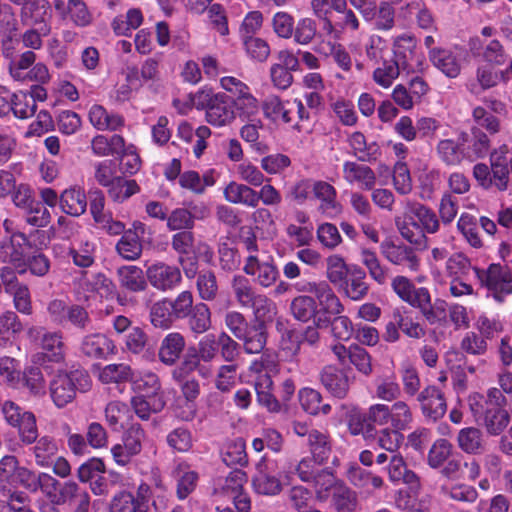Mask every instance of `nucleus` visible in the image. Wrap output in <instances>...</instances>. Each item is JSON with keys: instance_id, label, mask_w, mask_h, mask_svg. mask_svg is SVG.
<instances>
[{"instance_id": "9b49d317", "label": "nucleus", "mask_w": 512, "mask_h": 512, "mask_svg": "<svg viewBox=\"0 0 512 512\" xmlns=\"http://www.w3.org/2000/svg\"><path fill=\"white\" fill-rule=\"evenodd\" d=\"M146 274L150 284L160 290L171 289L181 280L180 270L164 263L150 266Z\"/></svg>"}, {"instance_id": "f3484780", "label": "nucleus", "mask_w": 512, "mask_h": 512, "mask_svg": "<svg viewBox=\"0 0 512 512\" xmlns=\"http://www.w3.org/2000/svg\"><path fill=\"white\" fill-rule=\"evenodd\" d=\"M457 444L463 452L471 455H480L486 450L483 432L476 427L462 428L457 435Z\"/></svg>"}, {"instance_id": "9d476101", "label": "nucleus", "mask_w": 512, "mask_h": 512, "mask_svg": "<svg viewBox=\"0 0 512 512\" xmlns=\"http://www.w3.org/2000/svg\"><path fill=\"white\" fill-rule=\"evenodd\" d=\"M320 382L326 390L338 399H343L349 391V378L346 373L332 365L325 366L320 373Z\"/></svg>"}, {"instance_id": "a19ab883", "label": "nucleus", "mask_w": 512, "mask_h": 512, "mask_svg": "<svg viewBox=\"0 0 512 512\" xmlns=\"http://www.w3.org/2000/svg\"><path fill=\"white\" fill-rule=\"evenodd\" d=\"M169 299L154 303L150 309V322L156 328L167 329L173 322Z\"/></svg>"}, {"instance_id": "8fccbe9b", "label": "nucleus", "mask_w": 512, "mask_h": 512, "mask_svg": "<svg viewBox=\"0 0 512 512\" xmlns=\"http://www.w3.org/2000/svg\"><path fill=\"white\" fill-rule=\"evenodd\" d=\"M253 487L258 494L275 495L281 490V483L273 475L259 471L252 480Z\"/></svg>"}, {"instance_id": "f704fd0d", "label": "nucleus", "mask_w": 512, "mask_h": 512, "mask_svg": "<svg viewBox=\"0 0 512 512\" xmlns=\"http://www.w3.org/2000/svg\"><path fill=\"white\" fill-rule=\"evenodd\" d=\"M310 482L313 483L317 498L323 500L329 496L330 492L332 494L336 486L343 481L338 480L329 469H320L317 470L314 478H312Z\"/></svg>"}, {"instance_id": "423d86ee", "label": "nucleus", "mask_w": 512, "mask_h": 512, "mask_svg": "<svg viewBox=\"0 0 512 512\" xmlns=\"http://www.w3.org/2000/svg\"><path fill=\"white\" fill-rule=\"evenodd\" d=\"M31 341L39 344L49 361L61 362L65 356V344L60 332H48L41 327L28 330Z\"/></svg>"}, {"instance_id": "6ab92c4d", "label": "nucleus", "mask_w": 512, "mask_h": 512, "mask_svg": "<svg viewBox=\"0 0 512 512\" xmlns=\"http://www.w3.org/2000/svg\"><path fill=\"white\" fill-rule=\"evenodd\" d=\"M49 10L50 4L47 0H26L21 7V22L29 26L46 24Z\"/></svg>"}, {"instance_id": "6e6552de", "label": "nucleus", "mask_w": 512, "mask_h": 512, "mask_svg": "<svg viewBox=\"0 0 512 512\" xmlns=\"http://www.w3.org/2000/svg\"><path fill=\"white\" fill-rule=\"evenodd\" d=\"M474 417L483 416V424L491 435H499L510 421L509 413L502 407L493 405L482 407L479 403L470 404Z\"/></svg>"}, {"instance_id": "f257e3e1", "label": "nucleus", "mask_w": 512, "mask_h": 512, "mask_svg": "<svg viewBox=\"0 0 512 512\" xmlns=\"http://www.w3.org/2000/svg\"><path fill=\"white\" fill-rule=\"evenodd\" d=\"M90 383V376L84 369L60 372L51 381V397L58 407H64L75 398L77 391H87Z\"/></svg>"}, {"instance_id": "4c0bfd02", "label": "nucleus", "mask_w": 512, "mask_h": 512, "mask_svg": "<svg viewBox=\"0 0 512 512\" xmlns=\"http://www.w3.org/2000/svg\"><path fill=\"white\" fill-rule=\"evenodd\" d=\"M107 188L110 198L115 202H123L140 191L135 180H125L122 177H114Z\"/></svg>"}, {"instance_id": "e2e57ef3", "label": "nucleus", "mask_w": 512, "mask_h": 512, "mask_svg": "<svg viewBox=\"0 0 512 512\" xmlns=\"http://www.w3.org/2000/svg\"><path fill=\"white\" fill-rule=\"evenodd\" d=\"M11 101V110L17 118L27 119L33 116L36 112L37 105L33 99H28L27 94H22L21 97L13 94Z\"/></svg>"}, {"instance_id": "79ce46f5", "label": "nucleus", "mask_w": 512, "mask_h": 512, "mask_svg": "<svg viewBox=\"0 0 512 512\" xmlns=\"http://www.w3.org/2000/svg\"><path fill=\"white\" fill-rule=\"evenodd\" d=\"M23 329L19 317L13 311H6L0 316V345H5Z\"/></svg>"}, {"instance_id": "4468645a", "label": "nucleus", "mask_w": 512, "mask_h": 512, "mask_svg": "<svg viewBox=\"0 0 512 512\" xmlns=\"http://www.w3.org/2000/svg\"><path fill=\"white\" fill-rule=\"evenodd\" d=\"M184 348L183 335L178 332L169 333L161 341L158 351L159 360L167 366H172L180 359Z\"/></svg>"}, {"instance_id": "39448f33", "label": "nucleus", "mask_w": 512, "mask_h": 512, "mask_svg": "<svg viewBox=\"0 0 512 512\" xmlns=\"http://www.w3.org/2000/svg\"><path fill=\"white\" fill-rule=\"evenodd\" d=\"M416 401L425 418L433 422L441 419L447 411L444 392L435 385H428L416 396Z\"/></svg>"}, {"instance_id": "2eb2a0df", "label": "nucleus", "mask_w": 512, "mask_h": 512, "mask_svg": "<svg viewBox=\"0 0 512 512\" xmlns=\"http://www.w3.org/2000/svg\"><path fill=\"white\" fill-rule=\"evenodd\" d=\"M238 339L243 342L246 353H260L265 348L267 342V329L263 320H254Z\"/></svg>"}, {"instance_id": "a211bd4d", "label": "nucleus", "mask_w": 512, "mask_h": 512, "mask_svg": "<svg viewBox=\"0 0 512 512\" xmlns=\"http://www.w3.org/2000/svg\"><path fill=\"white\" fill-rule=\"evenodd\" d=\"M347 478L354 487L365 490L369 494L384 486V480L382 477L357 465L351 466L348 469Z\"/></svg>"}, {"instance_id": "e433bc0d", "label": "nucleus", "mask_w": 512, "mask_h": 512, "mask_svg": "<svg viewBox=\"0 0 512 512\" xmlns=\"http://www.w3.org/2000/svg\"><path fill=\"white\" fill-rule=\"evenodd\" d=\"M187 317L189 328L196 334H202L211 327V312L205 303L196 304Z\"/></svg>"}, {"instance_id": "0e129e2a", "label": "nucleus", "mask_w": 512, "mask_h": 512, "mask_svg": "<svg viewBox=\"0 0 512 512\" xmlns=\"http://www.w3.org/2000/svg\"><path fill=\"white\" fill-rule=\"evenodd\" d=\"M144 430L138 423H133L125 432L124 449L130 454L137 455L142 448V440L144 439Z\"/></svg>"}, {"instance_id": "f03ea898", "label": "nucleus", "mask_w": 512, "mask_h": 512, "mask_svg": "<svg viewBox=\"0 0 512 512\" xmlns=\"http://www.w3.org/2000/svg\"><path fill=\"white\" fill-rule=\"evenodd\" d=\"M407 44V48L414 47L412 37H398L395 41L394 57L391 60H385L382 67L377 68L373 73L374 81L384 88L391 86L394 79L399 76L401 69H406V56L403 52L399 51L401 47Z\"/></svg>"}, {"instance_id": "864d4df0", "label": "nucleus", "mask_w": 512, "mask_h": 512, "mask_svg": "<svg viewBox=\"0 0 512 512\" xmlns=\"http://www.w3.org/2000/svg\"><path fill=\"white\" fill-rule=\"evenodd\" d=\"M317 34L316 22L311 18L299 20L293 30L294 41L300 45L310 44Z\"/></svg>"}, {"instance_id": "393cba45", "label": "nucleus", "mask_w": 512, "mask_h": 512, "mask_svg": "<svg viewBox=\"0 0 512 512\" xmlns=\"http://www.w3.org/2000/svg\"><path fill=\"white\" fill-rule=\"evenodd\" d=\"M59 201L63 212L71 216H80L87 208V196L80 189L65 190Z\"/></svg>"}, {"instance_id": "412c9836", "label": "nucleus", "mask_w": 512, "mask_h": 512, "mask_svg": "<svg viewBox=\"0 0 512 512\" xmlns=\"http://www.w3.org/2000/svg\"><path fill=\"white\" fill-rule=\"evenodd\" d=\"M366 273L358 266H351V271L345 279L344 291L347 297L354 301L363 299L369 290V285L365 281Z\"/></svg>"}, {"instance_id": "58836bf2", "label": "nucleus", "mask_w": 512, "mask_h": 512, "mask_svg": "<svg viewBox=\"0 0 512 512\" xmlns=\"http://www.w3.org/2000/svg\"><path fill=\"white\" fill-rule=\"evenodd\" d=\"M99 379L105 384L128 382L133 379V371L125 363L109 364L101 370Z\"/></svg>"}, {"instance_id": "c756f323", "label": "nucleus", "mask_w": 512, "mask_h": 512, "mask_svg": "<svg viewBox=\"0 0 512 512\" xmlns=\"http://www.w3.org/2000/svg\"><path fill=\"white\" fill-rule=\"evenodd\" d=\"M36 465L40 467H49L53 463L58 447L54 439L49 436L37 438L32 448Z\"/></svg>"}, {"instance_id": "13d9d810", "label": "nucleus", "mask_w": 512, "mask_h": 512, "mask_svg": "<svg viewBox=\"0 0 512 512\" xmlns=\"http://www.w3.org/2000/svg\"><path fill=\"white\" fill-rule=\"evenodd\" d=\"M233 106L239 111L241 117L247 120L254 119L253 117L258 114L259 106L256 98H254L248 90L233 99Z\"/></svg>"}, {"instance_id": "09e8293b", "label": "nucleus", "mask_w": 512, "mask_h": 512, "mask_svg": "<svg viewBox=\"0 0 512 512\" xmlns=\"http://www.w3.org/2000/svg\"><path fill=\"white\" fill-rule=\"evenodd\" d=\"M343 170L345 173L352 174L353 180L362 182L365 189L371 190L374 187L376 176L370 167L358 165L355 162H346Z\"/></svg>"}, {"instance_id": "cd10ccee", "label": "nucleus", "mask_w": 512, "mask_h": 512, "mask_svg": "<svg viewBox=\"0 0 512 512\" xmlns=\"http://www.w3.org/2000/svg\"><path fill=\"white\" fill-rule=\"evenodd\" d=\"M225 199L233 204L257 206V192L247 185L231 182L224 190Z\"/></svg>"}, {"instance_id": "bb28decb", "label": "nucleus", "mask_w": 512, "mask_h": 512, "mask_svg": "<svg viewBox=\"0 0 512 512\" xmlns=\"http://www.w3.org/2000/svg\"><path fill=\"white\" fill-rule=\"evenodd\" d=\"M117 274L120 285L131 292H141L147 287L144 273L137 266H122L117 270Z\"/></svg>"}, {"instance_id": "3c124183", "label": "nucleus", "mask_w": 512, "mask_h": 512, "mask_svg": "<svg viewBox=\"0 0 512 512\" xmlns=\"http://www.w3.org/2000/svg\"><path fill=\"white\" fill-rule=\"evenodd\" d=\"M167 227L172 230L189 231L194 227L195 217L185 208H178L167 217Z\"/></svg>"}, {"instance_id": "a18cd8bd", "label": "nucleus", "mask_w": 512, "mask_h": 512, "mask_svg": "<svg viewBox=\"0 0 512 512\" xmlns=\"http://www.w3.org/2000/svg\"><path fill=\"white\" fill-rule=\"evenodd\" d=\"M361 261L369 271V275L378 284H384L387 278V269L381 265L375 252L369 249L361 251Z\"/></svg>"}, {"instance_id": "0eeeda50", "label": "nucleus", "mask_w": 512, "mask_h": 512, "mask_svg": "<svg viewBox=\"0 0 512 512\" xmlns=\"http://www.w3.org/2000/svg\"><path fill=\"white\" fill-rule=\"evenodd\" d=\"M477 278L489 290H500L505 294L512 293V272L507 266L490 264L487 270L474 268Z\"/></svg>"}, {"instance_id": "338daca9", "label": "nucleus", "mask_w": 512, "mask_h": 512, "mask_svg": "<svg viewBox=\"0 0 512 512\" xmlns=\"http://www.w3.org/2000/svg\"><path fill=\"white\" fill-rule=\"evenodd\" d=\"M171 313L174 318L181 319L189 315L190 311L194 308L193 306V295L190 291L181 292L175 300H170Z\"/></svg>"}, {"instance_id": "5701e85b", "label": "nucleus", "mask_w": 512, "mask_h": 512, "mask_svg": "<svg viewBox=\"0 0 512 512\" xmlns=\"http://www.w3.org/2000/svg\"><path fill=\"white\" fill-rule=\"evenodd\" d=\"M389 479L392 482H402L410 488L419 487V478L414 471L408 469L404 459L400 455H393L388 466Z\"/></svg>"}, {"instance_id": "dca6fc26", "label": "nucleus", "mask_w": 512, "mask_h": 512, "mask_svg": "<svg viewBox=\"0 0 512 512\" xmlns=\"http://www.w3.org/2000/svg\"><path fill=\"white\" fill-rule=\"evenodd\" d=\"M417 307L430 324H437L446 321L445 302L436 300L431 304L430 293L426 288L421 287L417 296Z\"/></svg>"}, {"instance_id": "7c9ffc66", "label": "nucleus", "mask_w": 512, "mask_h": 512, "mask_svg": "<svg viewBox=\"0 0 512 512\" xmlns=\"http://www.w3.org/2000/svg\"><path fill=\"white\" fill-rule=\"evenodd\" d=\"M299 402L303 410L310 415H326L331 410L330 404L322 403L320 392L312 388H303L299 391Z\"/></svg>"}, {"instance_id": "aec40b11", "label": "nucleus", "mask_w": 512, "mask_h": 512, "mask_svg": "<svg viewBox=\"0 0 512 512\" xmlns=\"http://www.w3.org/2000/svg\"><path fill=\"white\" fill-rule=\"evenodd\" d=\"M309 451L312 455L313 461L318 465H323L328 462L331 453V441L328 434L312 429L307 439Z\"/></svg>"}, {"instance_id": "4be33fe9", "label": "nucleus", "mask_w": 512, "mask_h": 512, "mask_svg": "<svg viewBox=\"0 0 512 512\" xmlns=\"http://www.w3.org/2000/svg\"><path fill=\"white\" fill-rule=\"evenodd\" d=\"M112 342L103 334H90L83 338L81 342L82 353L90 358H104L113 350Z\"/></svg>"}, {"instance_id": "ddd939ff", "label": "nucleus", "mask_w": 512, "mask_h": 512, "mask_svg": "<svg viewBox=\"0 0 512 512\" xmlns=\"http://www.w3.org/2000/svg\"><path fill=\"white\" fill-rule=\"evenodd\" d=\"M432 64L449 78H456L461 72V64L457 56L448 49L435 47L429 51Z\"/></svg>"}, {"instance_id": "20e7f679", "label": "nucleus", "mask_w": 512, "mask_h": 512, "mask_svg": "<svg viewBox=\"0 0 512 512\" xmlns=\"http://www.w3.org/2000/svg\"><path fill=\"white\" fill-rule=\"evenodd\" d=\"M41 490L46 498L53 505H64L73 500L77 495L79 486L74 481L59 482L56 478L47 473H40V483L37 491Z\"/></svg>"}, {"instance_id": "7ed1b4c3", "label": "nucleus", "mask_w": 512, "mask_h": 512, "mask_svg": "<svg viewBox=\"0 0 512 512\" xmlns=\"http://www.w3.org/2000/svg\"><path fill=\"white\" fill-rule=\"evenodd\" d=\"M22 232H15L10 237L0 242V262L9 263L19 269L24 260L33 249L34 245L30 238Z\"/></svg>"}, {"instance_id": "603ef678", "label": "nucleus", "mask_w": 512, "mask_h": 512, "mask_svg": "<svg viewBox=\"0 0 512 512\" xmlns=\"http://www.w3.org/2000/svg\"><path fill=\"white\" fill-rule=\"evenodd\" d=\"M197 289L199 296L206 301H212L218 293L216 276L212 271L199 273L197 277Z\"/></svg>"}, {"instance_id": "de8ad7c7", "label": "nucleus", "mask_w": 512, "mask_h": 512, "mask_svg": "<svg viewBox=\"0 0 512 512\" xmlns=\"http://www.w3.org/2000/svg\"><path fill=\"white\" fill-rule=\"evenodd\" d=\"M394 292L405 302L417 307V296L420 288L415 289L413 283L405 276H396L392 281Z\"/></svg>"}, {"instance_id": "5fc2aeb1", "label": "nucleus", "mask_w": 512, "mask_h": 512, "mask_svg": "<svg viewBox=\"0 0 512 512\" xmlns=\"http://www.w3.org/2000/svg\"><path fill=\"white\" fill-rule=\"evenodd\" d=\"M483 59L493 66H502L509 59L504 46L498 40L489 41L482 52Z\"/></svg>"}, {"instance_id": "ea45409f", "label": "nucleus", "mask_w": 512, "mask_h": 512, "mask_svg": "<svg viewBox=\"0 0 512 512\" xmlns=\"http://www.w3.org/2000/svg\"><path fill=\"white\" fill-rule=\"evenodd\" d=\"M118 254L126 260H136L141 256L142 244L132 230H127L116 245Z\"/></svg>"}, {"instance_id": "37998d69", "label": "nucleus", "mask_w": 512, "mask_h": 512, "mask_svg": "<svg viewBox=\"0 0 512 512\" xmlns=\"http://www.w3.org/2000/svg\"><path fill=\"white\" fill-rule=\"evenodd\" d=\"M350 271L351 267L346 265L342 257L331 255L327 258V278L334 285L343 286Z\"/></svg>"}, {"instance_id": "72a5a7b5", "label": "nucleus", "mask_w": 512, "mask_h": 512, "mask_svg": "<svg viewBox=\"0 0 512 512\" xmlns=\"http://www.w3.org/2000/svg\"><path fill=\"white\" fill-rule=\"evenodd\" d=\"M317 308L315 299L306 295L295 297L290 304L293 317L301 322H308L315 318L319 313Z\"/></svg>"}, {"instance_id": "c85d7f7f", "label": "nucleus", "mask_w": 512, "mask_h": 512, "mask_svg": "<svg viewBox=\"0 0 512 512\" xmlns=\"http://www.w3.org/2000/svg\"><path fill=\"white\" fill-rule=\"evenodd\" d=\"M24 262L25 264H22L18 269L19 274H25L29 270L32 275L43 277L49 272V258L35 246L30 251Z\"/></svg>"}, {"instance_id": "2f4dec72", "label": "nucleus", "mask_w": 512, "mask_h": 512, "mask_svg": "<svg viewBox=\"0 0 512 512\" xmlns=\"http://www.w3.org/2000/svg\"><path fill=\"white\" fill-rule=\"evenodd\" d=\"M312 191L314 196L321 200L320 209L323 213L339 212L340 205L336 201V190L332 185L325 181H316L312 186Z\"/></svg>"}, {"instance_id": "49530a36", "label": "nucleus", "mask_w": 512, "mask_h": 512, "mask_svg": "<svg viewBox=\"0 0 512 512\" xmlns=\"http://www.w3.org/2000/svg\"><path fill=\"white\" fill-rule=\"evenodd\" d=\"M396 225L401 236L408 242L418 247L425 245L426 236L424 234L423 228L412 218H410L409 221H397Z\"/></svg>"}, {"instance_id": "bf43d9fd", "label": "nucleus", "mask_w": 512, "mask_h": 512, "mask_svg": "<svg viewBox=\"0 0 512 512\" xmlns=\"http://www.w3.org/2000/svg\"><path fill=\"white\" fill-rule=\"evenodd\" d=\"M2 413L6 422L17 429L23 425L24 418H26L27 415H34L32 412L23 409L13 401L4 402Z\"/></svg>"}, {"instance_id": "c03bdc74", "label": "nucleus", "mask_w": 512, "mask_h": 512, "mask_svg": "<svg viewBox=\"0 0 512 512\" xmlns=\"http://www.w3.org/2000/svg\"><path fill=\"white\" fill-rule=\"evenodd\" d=\"M231 287L236 301L245 309L256 294L249 279L243 275H235L232 279Z\"/></svg>"}, {"instance_id": "6e6d98bb", "label": "nucleus", "mask_w": 512, "mask_h": 512, "mask_svg": "<svg viewBox=\"0 0 512 512\" xmlns=\"http://www.w3.org/2000/svg\"><path fill=\"white\" fill-rule=\"evenodd\" d=\"M244 46L248 55L256 61L264 62L270 55V46L262 38L244 36Z\"/></svg>"}, {"instance_id": "c9c22d12", "label": "nucleus", "mask_w": 512, "mask_h": 512, "mask_svg": "<svg viewBox=\"0 0 512 512\" xmlns=\"http://www.w3.org/2000/svg\"><path fill=\"white\" fill-rule=\"evenodd\" d=\"M501 77V73L495 72L488 66H480L476 70V79L469 84V90L475 95L482 91L495 87Z\"/></svg>"}, {"instance_id": "473e14b6", "label": "nucleus", "mask_w": 512, "mask_h": 512, "mask_svg": "<svg viewBox=\"0 0 512 512\" xmlns=\"http://www.w3.org/2000/svg\"><path fill=\"white\" fill-rule=\"evenodd\" d=\"M131 405L138 417L148 420L152 412L158 413L163 410L166 401L164 396L148 398L144 395H138L131 399Z\"/></svg>"}, {"instance_id": "a878e982", "label": "nucleus", "mask_w": 512, "mask_h": 512, "mask_svg": "<svg viewBox=\"0 0 512 512\" xmlns=\"http://www.w3.org/2000/svg\"><path fill=\"white\" fill-rule=\"evenodd\" d=\"M492 185L499 191H506L509 183L510 163L505 154H491Z\"/></svg>"}, {"instance_id": "774afa93", "label": "nucleus", "mask_w": 512, "mask_h": 512, "mask_svg": "<svg viewBox=\"0 0 512 512\" xmlns=\"http://www.w3.org/2000/svg\"><path fill=\"white\" fill-rule=\"evenodd\" d=\"M350 362L357 370L365 375H369L372 371L371 358L368 352L360 346H352L348 350Z\"/></svg>"}, {"instance_id": "4d7b16f0", "label": "nucleus", "mask_w": 512, "mask_h": 512, "mask_svg": "<svg viewBox=\"0 0 512 512\" xmlns=\"http://www.w3.org/2000/svg\"><path fill=\"white\" fill-rule=\"evenodd\" d=\"M452 451V444L446 439L437 440L429 450L428 464L432 468H438L444 464Z\"/></svg>"}, {"instance_id": "69168bd1", "label": "nucleus", "mask_w": 512, "mask_h": 512, "mask_svg": "<svg viewBox=\"0 0 512 512\" xmlns=\"http://www.w3.org/2000/svg\"><path fill=\"white\" fill-rule=\"evenodd\" d=\"M411 213L421 222L428 233H435L439 228V221L436 214L424 205L417 204L411 207Z\"/></svg>"}, {"instance_id": "052dcab7", "label": "nucleus", "mask_w": 512, "mask_h": 512, "mask_svg": "<svg viewBox=\"0 0 512 512\" xmlns=\"http://www.w3.org/2000/svg\"><path fill=\"white\" fill-rule=\"evenodd\" d=\"M40 483V473L28 469L24 466H19L12 482V485H19L31 493L37 492V485Z\"/></svg>"}, {"instance_id": "1a4fd4ad", "label": "nucleus", "mask_w": 512, "mask_h": 512, "mask_svg": "<svg viewBox=\"0 0 512 512\" xmlns=\"http://www.w3.org/2000/svg\"><path fill=\"white\" fill-rule=\"evenodd\" d=\"M383 256L392 264L406 265L410 270L416 271L419 259L413 248L404 244H396L392 240H385L380 245Z\"/></svg>"}, {"instance_id": "f8f14e48", "label": "nucleus", "mask_w": 512, "mask_h": 512, "mask_svg": "<svg viewBox=\"0 0 512 512\" xmlns=\"http://www.w3.org/2000/svg\"><path fill=\"white\" fill-rule=\"evenodd\" d=\"M207 121L215 126H224L235 118L233 99L225 94H216L206 111Z\"/></svg>"}, {"instance_id": "b1692460", "label": "nucleus", "mask_w": 512, "mask_h": 512, "mask_svg": "<svg viewBox=\"0 0 512 512\" xmlns=\"http://www.w3.org/2000/svg\"><path fill=\"white\" fill-rule=\"evenodd\" d=\"M331 504L336 512H356L359 505L358 495L342 482L331 494Z\"/></svg>"}, {"instance_id": "680f3d73", "label": "nucleus", "mask_w": 512, "mask_h": 512, "mask_svg": "<svg viewBox=\"0 0 512 512\" xmlns=\"http://www.w3.org/2000/svg\"><path fill=\"white\" fill-rule=\"evenodd\" d=\"M7 294L13 296L14 307L18 312L24 315L32 314L33 308L31 295L30 290L26 284L22 283L21 285L14 288L13 292H8Z\"/></svg>"}]
</instances>
